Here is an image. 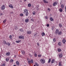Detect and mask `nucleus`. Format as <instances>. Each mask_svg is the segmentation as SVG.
Wrapping results in <instances>:
<instances>
[{"label":"nucleus","instance_id":"0e129e2a","mask_svg":"<svg viewBox=\"0 0 66 66\" xmlns=\"http://www.w3.org/2000/svg\"><path fill=\"white\" fill-rule=\"evenodd\" d=\"M34 66H36V65H34Z\"/></svg>","mask_w":66,"mask_h":66},{"label":"nucleus","instance_id":"bb28decb","mask_svg":"<svg viewBox=\"0 0 66 66\" xmlns=\"http://www.w3.org/2000/svg\"><path fill=\"white\" fill-rule=\"evenodd\" d=\"M56 40L55 38H54L53 39V42H56Z\"/></svg>","mask_w":66,"mask_h":66},{"label":"nucleus","instance_id":"a19ab883","mask_svg":"<svg viewBox=\"0 0 66 66\" xmlns=\"http://www.w3.org/2000/svg\"><path fill=\"white\" fill-rule=\"evenodd\" d=\"M6 22V20H5L3 21V22L5 23Z\"/></svg>","mask_w":66,"mask_h":66},{"label":"nucleus","instance_id":"5701e85b","mask_svg":"<svg viewBox=\"0 0 66 66\" xmlns=\"http://www.w3.org/2000/svg\"><path fill=\"white\" fill-rule=\"evenodd\" d=\"M63 56V55H62V54H60L59 55V57L60 58H61Z\"/></svg>","mask_w":66,"mask_h":66},{"label":"nucleus","instance_id":"a18cd8bd","mask_svg":"<svg viewBox=\"0 0 66 66\" xmlns=\"http://www.w3.org/2000/svg\"><path fill=\"white\" fill-rule=\"evenodd\" d=\"M1 66H5V64H3Z\"/></svg>","mask_w":66,"mask_h":66},{"label":"nucleus","instance_id":"8fccbe9b","mask_svg":"<svg viewBox=\"0 0 66 66\" xmlns=\"http://www.w3.org/2000/svg\"><path fill=\"white\" fill-rule=\"evenodd\" d=\"M48 10H49V11H50V9L49 8H48Z\"/></svg>","mask_w":66,"mask_h":66},{"label":"nucleus","instance_id":"f3484780","mask_svg":"<svg viewBox=\"0 0 66 66\" xmlns=\"http://www.w3.org/2000/svg\"><path fill=\"white\" fill-rule=\"evenodd\" d=\"M62 32L61 31H59L58 34L59 35H61V34H62Z\"/></svg>","mask_w":66,"mask_h":66},{"label":"nucleus","instance_id":"7ed1b4c3","mask_svg":"<svg viewBox=\"0 0 66 66\" xmlns=\"http://www.w3.org/2000/svg\"><path fill=\"white\" fill-rule=\"evenodd\" d=\"M59 32V30L57 29H56V30L55 31V34L57 35V34H58Z\"/></svg>","mask_w":66,"mask_h":66},{"label":"nucleus","instance_id":"13d9d810","mask_svg":"<svg viewBox=\"0 0 66 66\" xmlns=\"http://www.w3.org/2000/svg\"><path fill=\"white\" fill-rule=\"evenodd\" d=\"M21 31V32H23V30L22 29Z\"/></svg>","mask_w":66,"mask_h":66},{"label":"nucleus","instance_id":"c85d7f7f","mask_svg":"<svg viewBox=\"0 0 66 66\" xmlns=\"http://www.w3.org/2000/svg\"><path fill=\"white\" fill-rule=\"evenodd\" d=\"M59 65L60 66H62V65L61 64V62H59Z\"/></svg>","mask_w":66,"mask_h":66},{"label":"nucleus","instance_id":"393cba45","mask_svg":"<svg viewBox=\"0 0 66 66\" xmlns=\"http://www.w3.org/2000/svg\"><path fill=\"white\" fill-rule=\"evenodd\" d=\"M45 35V33L43 32L42 33V36H44Z\"/></svg>","mask_w":66,"mask_h":66},{"label":"nucleus","instance_id":"473e14b6","mask_svg":"<svg viewBox=\"0 0 66 66\" xmlns=\"http://www.w3.org/2000/svg\"><path fill=\"white\" fill-rule=\"evenodd\" d=\"M50 62H51V59L50 58L49 59V61H48V63H50Z\"/></svg>","mask_w":66,"mask_h":66},{"label":"nucleus","instance_id":"6e6d98bb","mask_svg":"<svg viewBox=\"0 0 66 66\" xmlns=\"http://www.w3.org/2000/svg\"><path fill=\"white\" fill-rule=\"evenodd\" d=\"M29 55L30 56H31V54H29Z\"/></svg>","mask_w":66,"mask_h":66},{"label":"nucleus","instance_id":"052dcab7","mask_svg":"<svg viewBox=\"0 0 66 66\" xmlns=\"http://www.w3.org/2000/svg\"><path fill=\"white\" fill-rule=\"evenodd\" d=\"M39 5H38V7H39Z\"/></svg>","mask_w":66,"mask_h":66},{"label":"nucleus","instance_id":"3c124183","mask_svg":"<svg viewBox=\"0 0 66 66\" xmlns=\"http://www.w3.org/2000/svg\"><path fill=\"white\" fill-rule=\"evenodd\" d=\"M34 36H35L36 37L37 36H36V34H35L34 35Z\"/></svg>","mask_w":66,"mask_h":66},{"label":"nucleus","instance_id":"412c9836","mask_svg":"<svg viewBox=\"0 0 66 66\" xmlns=\"http://www.w3.org/2000/svg\"><path fill=\"white\" fill-rule=\"evenodd\" d=\"M54 60V59H53L51 61V63H53L54 62V60Z\"/></svg>","mask_w":66,"mask_h":66},{"label":"nucleus","instance_id":"f704fd0d","mask_svg":"<svg viewBox=\"0 0 66 66\" xmlns=\"http://www.w3.org/2000/svg\"><path fill=\"white\" fill-rule=\"evenodd\" d=\"M36 14V13L35 12H33V14L34 15H35Z\"/></svg>","mask_w":66,"mask_h":66},{"label":"nucleus","instance_id":"423d86ee","mask_svg":"<svg viewBox=\"0 0 66 66\" xmlns=\"http://www.w3.org/2000/svg\"><path fill=\"white\" fill-rule=\"evenodd\" d=\"M27 59L28 61V64H30V63H31V61H30V60L28 58Z\"/></svg>","mask_w":66,"mask_h":66},{"label":"nucleus","instance_id":"58836bf2","mask_svg":"<svg viewBox=\"0 0 66 66\" xmlns=\"http://www.w3.org/2000/svg\"><path fill=\"white\" fill-rule=\"evenodd\" d=\"M9 38H10V39H12V36L11 35L10 36Z\"/></svg>","mask_w":66,"mask_h":66},{"label":"nucleus","instance_id":"ea45409f","mask_svg":"<svg viewBox=\"0 0 66 66\" xmlns=\"http://www.w3.org/2000/svg\"><path fill=\"white\" fill-rule=\"evenodd\" d=\"M46 26L47 27H49V24H48L46 25Z\"/></svg>","mask_w":66,"mask_h":66},{"label":"nucleus","instance_id":"79ce46f5","mask_svg":"<svg viewBox=\"0 0 66 66\" xmlns=\"http://www.w3.org/2000/svg\"><path fill=\"white\" fill-rule=\"evenodd\" d=\"M38 57H41V55H38Z\"/></svg>","mask_w":66,"mask_h":66},{"label":"nucleus","instance_id":"c03bdc74","mask_svg":"<svg viewBox=\"0 0 66 66\" xmlns=\"http://www.w3.org/2000/svg\"><path fill=\"white\" fill-rule=\"evenodd\" d=\"M10 13L11 14H14V13L13 12H12Z\"/></svg>","mask_w":66,"mask_h":66},{"label":"nucleus","instance_id":"49530a36","mask_svg":"<svg viewBox=\"0 0 66 66\" xmlns=\"http://www.w3.org/2000/svg\"><path fill=\"white\" fill-rule=\"evenodd\" d=\"M31 20L33 22H34V20H32V19H31Z\"/></svg>","mask_w":66,"mask_h":66},{"label":"nucleus","instance_id":"aec40b11","mask_svg":"<svg viewBox=\"0 0 66 66\" xmlns=\"http://www.w3.org/2000/svg\"><path fill=\"white\" fill-rule=\"evenodd\" d=\"M6 62H9V58H7L6 59Z\"/></svg>","mask_w":66,"mask_h":66},{"label":"nucleus","instance_id":"dca6fc26","mask_svg":"<svg viewBox=\"0 0 66 66\" xmlns=\"http://www.w3.org/2000/svg\"><path fill=\"white\" fill-rule=\"evenodd\" d=\"M25 22H29V19H26L25 20Z\"/></svg>","mask_w":66,"mask_h":66},{"label":"nucleus","instance_id":"e2e57ef3","mask_svg":"<svg viewBox=\"0 0 66 66\" xmlns=\"http://www.w3.org/2000/svg\"><path fill=\"white\" fill-rule=\"evenodd\" d=\"M13 66H16V65H14Z\"/></svg>","mask_w":66,"mask_h":66},{"label":"nucleus","instance_id":"72a5a7b5","mask_svg":"<svg viewBox=\"0 0 66 66\" xmlns=\"http://www.w3.org/2000/svg\"><path fill=\"white\" fill-rule=\"evenodd\" d=\"M6 45H10V43H8L6 44Z\"/></svg>","mask_w":66,"mask_h":66},{"label":"nucleus","instance_id":"1a4fd4ad","mask_svg":"<svg viewBox=\"0 0 66 66\" xmlns=\"http://www.w3.org/2000/svg\"><path fill=\"white\" fill-rule=\"evenodd\" d=\"M65 42H66V40L65 39H63L62 40V42L63 43L65 44Z\"/></svg>","mask_w":66,"mask_h":66},{"label":"nucleus","instance_id":"c756f323","mask_svg":"<svg viewBox=\"0 0 66 66\" xmlns=\"http://www.w3.org/2000/svg\"><path fill=\"white\" fill-rule=\"evenodd\" d=\"M59 11L60 12H63V10L61 9H59Z\"/></svg>","mask_w":66,"mask_h":66},{"label":"nucleus","instance_id":"39448f33","mask_svg":"<svg viewBox=\"0 0 66 66\" xmlns=\"http://www.w3.org/2000/svg\"><path fill=\"white\" fill-rule=\"evenodd\" d=\"M24 37L23 36H21L19 37V38L20 39H24Z\"/></svg>","mask_w":66,"mask_h":66},{"label":"nucleus","instance_id":"0eeeda50","mask_svg":"<svg viewBox=\"0 0 66 66\" xmlns=\"http://www.w3.org/2000/svg\"><path fill=\"white\" fill-rule=\"evenodd\" d=\"M9 7H11V9H13V8H14V7L12 5H9Z\"/></svg>","mask_w":66,"mask_h":66},{"label":"nucleus","instance_id":"9d476101","mask_svg":"<svg viewBox=\"0 0 66 66\" xmlns=\"http://www.w3.org/2000/svg\"><path fill=\"white\" fill-rule=\"evenodd\" d=\"M6 55L9 56L10 55V53L9 52H7L6 53Z\"/></svg>","mask_w":66,"mask_h":66},{"label":"nucleus","instance_id":"e433bc0d","mask_svg":"<svg viewBox=\"0 0 66 66\" xmlns=\"http://www.w3.org/2000/svg\"><path fill=\"white\" fill-rule=\"evenodd\" d=\"M20 16H23V14L21 13L20 14Z\"/></svg>","mask_w":66,"mask_h":66},{"label":"nucleus","instance_id":"a878e982","mask_svg":"<svg viewBox=\"0 0 66 66\" xmlns=\"http://www.w3.org/2000/svg\"><path fill=\"white\" fill-rule=\"evenodd\" d=\"M61 8L63 9V8H64V5H63L62 4L61 5Z\"/></svg>","mask_w":66,"mask_h":66},{"label":"nucleus","instance_id":"4c0bfd02","mask_svg":"<svg viewBox=\"0 0 66 66\" xmlns=\"http://www.w3.org/2000/svg\"><path fill=\"white\" fill-rule=\"evenodd\" d=\"M34 55L35 57H36V56H37V54H36V53H35L34 54Z\"/></svg>","mask_w":66,"mask_h":66},{"label":"nucleus","instance_id":"4be33fe9","mask_svg":"<svg viewBox=\"0 0 66 66\" xmlns=\"http://www.w3.org/2000/svg\"><path fill=\"white\" fill-rule=\"evenodd\" d=\"M21 42V41L20 40H19L18 41L16 40V42L17 43H19V42Z\"/></svg>","mask_w":66,"mask_h":66},{"label":"nucleus","instance_id":"2f4dec72","mask_svg":"<svg viewBox=\"0 0 66 66\" xmlns=\"http://www.w3.org/2000/svg\"><path fill=\"white\" fill-rule=\"evenodd\" d=\"M3 43H4V44H6V41H4Z\"/></svg>","mask_w":66,"mask_h":66},{"label":"nucleus","instance_id":"680f3d73","mask_svg":"<svg viewBox=\"0 0 66 66\" xmlns=\"http://www.w3.org/2000/svg\"><path fill=\"white\" fill-rule=\"evenodd\" d=\"M24 0V1H26V0Z\"/></svg>","mask_w":66,"mask_h":66},{"label":"nucleus","instance_id":"f8f14e48","mask_svg":"<svg viewBox=\"0 0 66 66\" xmlns=\"http://www.w3.org/2000/svg\"><path fill=\"white\" fill-rule=\"evenodd\" d=\"M27 34H30L31 33V31H27Z\"/></svg>","mask_w":66,"mask_h":66},{"label":"nucleus","instance_id":"f257e3e1","mask_svg":"<svg viewBox=\"0 0 66 66\" xmlns=\"http://www.w3.org/2000/svg\"><path fill=\"white\" fill-rule=\"evenodd\" d=\"M24 11L25 14H26V16H28L29 14V12H28V10L27 9H25L24 10Z\"/></svg>","mask_w":66,"mask_h":66},{"label":"nucleus","instance_id":"2eb2a0df","mask_svg":"<svg viewBox=\"0 0 66 66\" xmlns=\"http://www.w3.org/2000/svg\"><path fill=\"white\" fill-rule=\"evenodd\" d=\"M46 0H43V2L44 3H48V2L46 1Z\"/></svg>","mask_w":66,"mask_h":66},{"label":"nucleus","instance_id":"09e8293b","mask_svg":"<svg viewBox=\"0 0 66 66\" xmlns=\"http://www.w3.org/2000/svg\"><path fill=\"white\" fill-rule=\"evenodd\" d=\"M37 45H38V46H39V44L38 43H37Z\"/></svg>","mask_w":66,"mask_h":66},{"label":"nucleus","instance_id":"37998d69","mask_svg":"<svg viewBox=\"0 0 66 66\" xmlns=\"http://www.w3.org/2000/svg\"><path fill=\"white\" fill-rule=\"evenodd\" d=\"M35 65L37 66H38V64L37 63H36L35 64Z\"/></svg>","mask_w":66,"mask_h":66},{"label":"nucleus","instance_id":"864d4df0","mask_svg":"<svg viewBox=\"0 0 66 66\" xmlns=\"http://www.w3.org/2000/svg\"><path fill=\"white\" fill-rule=\"evenodd\" d=\"M52 28H52V30H54V28L52 27Z\"/></svg>","mask_w":66,"mask_h":66},{"label":"nucleus","instance_id":"b1692460","mask_svg":"<svg viewBox=\"0 0 66 66\" xmlns=\"http://www.w3.org/2000/svg\"><path fill=\"white\" fill-rule=\"evenodd\" d=\"M13 61H14V60H13L11 59L10 60V62H11V63H13Z\"/></svg>","mask_w":66,"mask_h":66},{"label":"nucleus","instance_id":"6e6552de","mask_svg":"<svg viewBox=\"0 0 66 66\" xmlns=\"http://www.w3.org/2000/svg\"><path fill=\"white\" fill-rule=\"evenodd\" d=\"M57 4V3L56 2H54V3L53 4V6H56Z\"/></svg>","mask_w":66,"mask_h":66},{"label":"nucleus","instance_id":"c9c22d12","mask_svg":"<svg viewBox=\"0 0 66 66\" xmlns=\"http://www.w3.org/2000/svg\"><path fill=\"white\" fill-rule=\"evenodd\" d=\"M30 62L31 63H33V60L32 59H31Z\"/></svg>","mask_w":66,"mask_h":66},{"label":"nucleus","instance_id":"6ab92c4d","mask_svg":"<svg viewBox=\"0 0 66 66\" xmlns=\"http://www.w3.org/2000/svg\"><path fill=\"white\" fill-rule=\"evenodd\" d=\"M59 27H60V28H62V24L60 23L59 24Z\"/></svg>","mask_w":66,"mask_h":66},{"label":"nucleus","instance_id":"20e7f679","mask_svg":"<svg viewBox=\"0 0 66 66\" xmlns=\"http://www.w3.org/2000/svg\"><path fill=\"white\" fill-rule=\"evenodd\" d=\"M5 6L4 5H3L2 6V10H4L5 9Z\"/></svg>","mask_w":66,"mask_h":66},{"label":"nucleus","instance_id":"ddd939ff","mask_svg":"<svg viewBox=\"0 0 66 66\" xmlns=\"http://www.w3.org/2000/svg\"><path fill=\"white\" fill-rule=\"evenodd\" d=\"M21 52L23 55H25V52L24 51H22Z\"/></svg>","mask_w":66,"mask_h":66},{"label":"nucleus","instance_id":"338daca9","mask_svg":"<svg viewBox=\"0 0 66 66\" xmlns=\"http://www.w3.org/2000/svg\"><path fill=\"white\" fill-rule=\"evenodd\" d=\"M23 13H24V12H23Z\"/></svg>","mask_w":66,"mask_h":66},{"label":"nucleus","instance_id":"a211bd4d","mask_svg":"<svg viewBox=\"0 0 66 66\" xmlns=\"http://www.w3.org/2000/svg\"><path fill=\"white\" fill-rule=\"evenodd\" d=\"M16 63L17 65V66H19V62L18 61H16Z\"/></svg>","mask_w":66,"mask_h":66},{"label":"nucleus","instance_id":"9b49d317","mask_svg":"<svg viewBox=\"0 0 66 66\" xmlns=\"http://www.w3.org/2000/svg\"><path fill=\"white\" fill-rule=\"evenodd\" d=\"M50 19L51 21H53L54 20L53 19L52 17H51L50 18Z\"/></svg>","mask_w":66,"mask_h":66},{"label":"nucleus","instance_id":"cd10ccee","mask_svg":"<svg viewBox=\"0 0 66 66\" xmlns=\"http://www.w3.org/2000/svg\"><path fill=\"white\" fill-rule=\"evenodd\" d=\"M31 6V4H28V7H30V6Z\"/></svg>","mask_w":66,"mask_h":66},{"label":"nucleus","instance_id":"7c9ffc66","mask_svg":"<svg viewBox=\"0 0 66 66\" xmlns=\"http://www.w3.org/2000/svg\"><path fill=\"white\" fill-rule=\"evenodd\" d=\"M57 51L58 52H60L61 51V49H58L57 50Z\"/></svg>","mask_w":66,"mask_h":66},{"label":"nucleus","instance_id":"4d7b16f0","mask_svg":"<svg viewBox=\"0 0 66 66\" xmlns=\"http://www.w3.org/2000/svg\"><path fill=\"white\" fill-rule=\"evenodd\" d=\"M22 30V29H19V30H20V31H21Z\"/></svg>","mask_w":66,"mask_h":66},{"label":"nucleus","instance_id":"603ef678","mask_svg":"<svg viewBox=\"0 0 66 66\" xmlns=\"http://www.w3.org/2000/svg\"><path fill=\"white\" fill-rule=\"evenodd\" d=\"M3 15V14L2 13H1L0 14V16H2V15Z\"/></svg>","mask_w":66,"mask_h":66},{"label":"nucleus","instance_id":"f03ea898","mask_svg":"<svg viewBox=\"0 0 66 66\" xmlns=\"http://www.w3.org/2000/svg\"><path fill=\"white\" fill-rule=\"evenodd\" d=\"M40 61L42 64H44L45 63V60L44 59H42L40 60Z\"/></svg>","mask_w":66,"mask_h":66},{"label":"nucleus","instance_id":"69168bd1","mask_svg":"<svg viewBox=\"0 0 66 66\" xmlns=\"http://www.w3.org/2000/svg\"><path fill=\"white\" fill-rule=\"evenodd\" d=\"M24 66H26V65H24Z\"/></svg>","mask_w":66,"mask_h":66},{"label":"nucleus","instance_id":"bf43d9fd","mask_svg":"<svg viewBox=\"0 0 66 66\" xmlns=\"http://www.w3.org/2000/svg\"><path fill=\"white\" fill-rule=\"evenodd\" d=\"M17 28H16V27H15V30H17Z\"/></svg>","mask_w":66,"mask_h":66},{"label":"nucleus","instance_id":"4468645a","mask_svg":"<svg viewBox=\"0 0 66 66\" xmlns=\"http://www.w3.org/2000/svg\"><path fill=\"white\" fill-rule=\"evenodd\" d=\"M58 45L59 46H61L62 45V43H61V42H59L58 43Z\"/></svg>","mask_w":66,"mask_h":66},{"label":"nucleus","instance_id":"5fc2aeb1","mask_svg":"<svg viewBox=\"0 0 66 66\" xmlns=\"http://www.w3.org/2000/svg\"><path fill=\"white\" fill-rule=\"evenodd\" d=\"M14 58H16V55H15L14 56Z\"/></svg>","mask_w":66,"mask_h":66},{"label":"nucleus","instance_id":"de8ad7c7","mask_svg":"<svg viewBox=\"0 0 66 66\" xmlns=\"http://www.w3.org/2000/svg\"><path fill=\"white\" fill-rule=\"evenodd\" d=\"M45 18L46 19H48V17L47 16H46L45 17Z\"/></svg>","mask_w":66,"mask_h":66}]
</instances>
